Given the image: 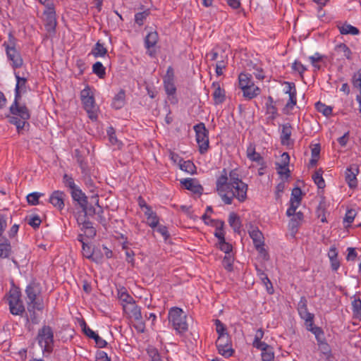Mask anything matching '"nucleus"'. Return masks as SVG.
I'll return each mask as SVG.
<instances>
[{"label": "nucleus", "mask_w": 361, "mask_h": 361, "mask_svg": "<svg viewBox=\"0 0 361 361\" xmlns=\"http://www.w3.org/2000/svg\"><path fill=\"white\" fill-rule=\"evenodd\" d=\"M216 189L226 204H232L234 198L240 202L247 199L248 186L242 181L236 169L231 170L228 176L226 169H224L221 176L216 179Z\"/></svg>", "instance_id": "f257e3e1"}, {"label": "nucleus", "mask_w": 361, "mask_h": 361, "mask_svg": "<svg viewBox=\"0 0 361 361\" xmlns=\"http://www.w3.org/2000/svg\"><path fill=\"white\" fill-rule=\"evenodd\" d=\"M9 111L12 116H8V122L15 125L18 132L20 133L30 118V111L25 104H20L16 102H13Z\"/></svg>", "instance_id": "f03ea898"}, {"label": "nucleus", "mask_w": 361, "mask_h": 361, "mask_svg": "<svg viewBox=\"0 0 361 361\" xmlns=\"http://www.w3.org/2000/svg\"><path fill=\"white\" fill-rule=\"evenodd\" d=\"M298 311L301 319L305 320L307 329L313 333L319 341V337L323 332L321 328L313 326L314 316L308 312L307 300L305 296H302L298 303Z\"/></svg>", "instance_id": "7ed1b4c3"}, {"label": "nucleus", "mask_w": 361, "mask_h": 361, "mask_svg": "<svg viewBox=\"0 0 361 361\" xmlns=\"http://www.w3.org/2000/svg\"><path fill=\"white\" fill-rule=\"evenodd\" d=\"M27 295V310L31 311V307L42 311L44 309L43 300L40 297L41 288L39 283L32 281L27 285L25 289Z\"/></svg>", "instance_id": "20e7f679"}, {"label": "nucleus", "mask_w": 361, "mask_h": 361, "mask_svg": "<svg viewBox=\"0 0 361 361\" xmlns=\"http://www.w3.org/2000/svg\"><path fill=\"white\" fill-rule=\"evenodd\" d=\"M80 99L88 117L92 121H96L98 116V106L95 104L94 94L90 86H86L80 92Z\"/></svg>", "instance_id": "39448f33"}, {"label": "nucleus", "mask_w": 361, "mask_h": 361, "mask_svg": "<svg viewBox=\"0 0 361 361\" xmlns=\"http://www.w3.org/2000/svg\"><path fill=\"white\" fill-rule=\"evenodd\" d=\"M186 318L187 315L181 308L173 307L169 312V321L178 334H183L188 331V325Z\"/></svg>", "instance_id": "423d86ee"}, {"label": "nucleus", "mask_w": 361, "mask_h": 361, "mask_svg": "<svg viewBox=\"0 0 361 361\" xmlns=\"http://www.w3.org/2000/svg\"><path fill=\"white\" fill-rule=\"evenodd\" d=\"M37 341L43 353L49 354L54 348V332L49 326H43L38 330Z\"/></svg>", "instance_id": "0eeeda50"}, {"label": "nucleus", "mask_w": 361, "mask_h": 361, "mask_svg": "<svg viewBox=\"0 0 361 361\" xmlns=\"http://www.w3.org/2000/svg\"><path fill=\"white\" fill-rule=\"evenodd\" d=\"M16 39L11 32L8 34V42H4V46L6 49V52L8 59L11 61L12 67L16 69L20 68L23 66V61L21 55L18 51L16 49Z\"/></svg>", "instance_id": "6e6552de"}, {"label": "nucleus", "mask_w": 361, "mask_h": 361, "mask_svg": "<svg viewBox=\"0 0 361 361\" xmlns=\"http://www.w3.org/2000/svg\"><path fill=\"white\" fill-rule=\"evenodd\" d=\"M8 302L12 314L22 315L25 312V307L21 300V293L18 288H11L8 295Z\"/></svg>", "instance_id": "1a4fd4ad"}, {"label": "nucleus", "mask_w": 361, "mask_h": 361, "mask_svg": "<svg viewBox=\"0 0 361 361\" xmlns=\"http://www.w3.org/2000/svg\"><path fill=\"white\" fill-rule=\"evenodd\" d=\"M196 141L198 144L199 152L201 154L206 153L209 147V132L204 123H200L194 126Z\"/></svg>", "instance_id": "9d476101"}, {"label": "nucleus", "mask_w": 361, "mask_h": 361, "mask_svg": "<svg viewBox=\"0 0 361 361\" xmlns=\"http://www.w3.org/2000/svg\"><path fill=\"white\" fill-rule=\"evenodd\" d=\"M44 16L46 30L48 32H54L56 26V18L54 4H47Z\"/></svg>", "instance_id": "9b49d317"}, {"label": "nucleus", "mask_w": 361, "mask_h": 361, "mask_svg": "<svg viewBox=\"0 0 361 361\" xmlns=\"http://www.w3.org/2000/svg\"><path fill=\"white\" fill-rule=\"evenodd\" d=\"M250 238H252L254 245L257 250L264 255V259H268V253L264 248V236L262 233L257 228H255L252 231H249Z\"/></svg>", "instance_id": "f8f14e48"}, {"label": "nucleus", "mask_w": 361, "mask_h": 361, "mask_svg": "<svg viewBox=\"0 0 361 361\" xmlns=\"http://www.w3.org/2000/svg\"><path fill=\"white\" fill-rule=\"evenodd\" d=\"M164 85L166 94L169 96H173L176 92V87L174 83V72L171 66L167 68L166 75L164 78Z\"/></svg>", "instance_id": "ddd939ff"}, {"label": "nucleus", "mask_w": 361, "mask_h": 361, "mask_svg": "<svg viewBox=\"0 0 361 361\" xmlns=\"http://www.w3.org/2000/svg\"><path fill=\"white\" fill-rule=\"evenodd\" d=\"M359 173L357 164H351L345 171V181L350 188H355L357 185V175Z\"/></svg>", "instance_id": "4468645a"}, {"label": "nucleus", "mask_w": 361, "mask_h": 361, "mask_svg": "<svg viewBox=\"0 0 361 361\" xmlns=\"http://www.w3.org/2000/svg\"><path fill=\"white\" fill-rule=\"evenodd\" d=\"M65 193L60 190H55L49 197V202L55 207L61 210L64 207Z\"/></svg>", "instance_id": "2eb2a0df"}, {"label": "nucleus", "mask_w": 361, "mask_h": 361, "mask_svg": "<svg viewBox=\"0 0 361 361\" xmlns=\"http://www.w3.org/2000/svg\"><path fill=\"white\" fill-rule=\"evenodd\" d=\"M71 194L73 200L77 202L82 209H85L87 204V198L85 194L78 187L71 190Z\"/></svg>", "instance_id": "dca6fc26"}, {"label": "nucleus", "mask_w": 361, "mask_h": 361, "mask_svg": "<svg viewBox=\"0 0 361 361\" xmlns=\"http://www.w3.org/2000/svg\"><path fill=\"white\" fill-rule=\"evenodd\" d=\"M247 157L252 161L257 162L259 165L262 166V168L265 166L263 157L259 153L255 151V147L254 145L250 144L247 148Z\"/></svg>", "instance_id": "f3484780"}, {"label": "nucleus", "mask_w": 361, "mask_h": 361, "mask_svg": "<svg viewBox=\"0 0 361 361\" xmlns=\"http://www.w3.org/2000/svg\"><path fill=\"white\" fill-rule=\"evenodd\" d=\"M180 183L185 187V189L190 190L195 194H202L203 188L200 184L197 183L195 179L185 178L181 180Z\"/></svg>", "instance_id": "a211bd4d"}, {"label": "nucleus", "mask_w": 361, "mask_h": 361, "mask_svg": "<svg viewBox=\"0 0 361 361\" xmlns=\"http://www.w3.org/2000/svg\"><path fill=\"white\" fill-rule=\"evenodd\" d=\"M212 86L214 88V91L212 94L214 104H220L223 103L226 99L224 90L220 87L218 82H213Z\"/></svg>", "instance_id": "6ab92c4d"}, {"label": "nucleus", "mask_w": 361, "mask_h": 361, "mask_svg": "<svg viewBox=\"0 0 361 361\" xmlns=\"http://www.w3.org/2000/svg\"><path fill=\"white\" fill-rule=\"evenodd\" d=\"M242 91L243 93V97L247 99H252L257 97L261 92L259 87L256 86L255 84H251L247 87L244 86V88L242 89Z\"/></svg>", "instance_id": "aec40b11"}, {"label": "nucleus", "mask_w": 361, "mask_h": 361, "mask_svg": "<svg viewBox=\"0 0 361 361\" xmlns=\"http://www.w3.org/2000/svg\"><path fill=\"white\" fill-rule=\"evenodd\" d=\"M328 257L331 262L333 271H337L340 267V262L338 259V251L335 246H331L328 252Z\"/></svg>", "instance_id": "412c9836"}, {"label": "nucleus", "mask_w": 361, "mask_h": 361, "mask_svg": "<svg viewBox=\"0 0 361 361\" xmlns=\"http://www.w3.org/2000/svg\"><path fill=\"white\" fill-rule=\"evenodd\" d=\"M256 271L258 277L260 279L262 283L265 286L267 292L269 294H272L274 293V288L267 274H265L262 269L258 268L257 267H256Z\"/></svg>", "instance_id": "4be33fe9"}, {"label": "nucleus", "mask_w": 361, "mask_h": 361, "mask_svg": "<svg viewBox=\"0 0 361 361\" xmlns=\"http://www.w3.org/2000/svg\"><path fill=\"white\" fill-rule=\"evenodd\" d=\"M335 51L338 54L348 60H352L353 53L350 48L344 43H341L335 47Z\"/></svg>", "instance_id": "5701e85b"}, {"label": "nucleus", "mask_w": 361, "mask_h": 361, "mask_svg": "<svg viewBox=\"0 0 361 361\" xmlns=\"http://www.w3.org/2000/svg\"><path fill=\"white\" fill-rule=\"evenodd\" d=\"M107 54V49L104 46V44L101 43L98 41L91 51V54H92L95 58L98 57H104Z\"/></svg>", "instance_id": "b1692460"}, {"label": "nucleus", "mask_w": 361, "mask_h": 361, "mask_svg": "<svg viewBox=\"0 0 361 361\" xmlns=\"http://www.w3.org/2000/svg\"><path fill=\"white\" fill-rule=\"evenodd\" d=\"M228 223L235 232L239 233L241 228V221L240 217L234 212L229 214Z\"/></svg>", "instance_id": "393cba45"}, {"label": "nucleus", "mask_w": 361, "mask_h": 361, "mask_svg": "<svg viewBox=\"0 0 361 361\" xmlns=\"http://www.w3.org/2000/svg\"><path fill=\"white\" fill-rule=\"evenodd\" d=\"M125 104V92L121 90L114 97L112 102V106L115 109H121Z\"/></svg>", "instance_id": "a878e982"}, {"label": "nucleus", "mask_w": 361, "mask_h": 361, "mask_svg": "<svg viewBox=\"0 0 361 361\" xmlns=\"http://www.w3.org/2000/svg\"><path fill=\"white\" fill-rule=\"evenodd\" d=\"M159 39L158 33L157 32H150L146 36L145 39V47L149 49L154 47L157 43Z\"/></svg>", "instance_id": "bb28decb"}, {"label": "nucleus", "mask_w": 361, "mask_h": 361, "mask_svg": "<svg viewBox=\"0 0 361 361\" xmlns=\"http://www.w3.org/2000/svg\"><path fill=\"white\" fill-rule=\"evenodd\" d=\"M11 250L10 243L6 239H0V258L8 257Z\"/></svg>", "instance_id": "cd10ccee"}, {"label": "nucleus", "mask_w": 361, "mask_h": 361, "mask_svg": "<svg viewBox=\"0 0 361 361\" xmlns=\"http://www.w3.org/2000/svg\"><path fill=\"white\" fill-rule=\"evenodd\" d=\"M81 230L88 238H93L96 235V229L92 226V224L90 221L85 220L82 223Z\"/></svg>", "instance_id": "c85d7f7f"}, {"label": "nucleus", "mask_w": 361, "mask_h": 361, "mask_svg": "<svg viewBox=\"0 0 361 361\" xmlns=\"http://www.w3.org/2000/svg\"><path fill=\"white\" fill-rule=\"evenodd\" d=\"M238 82H239V87L241 90L244 88V86L247 87L248 85H250L251 84H254V82L252 80V75L250 73H241L238 75Z\"/></svg>", "instance_id": "c756f323"}, {"label": "nucleus", "mask_w": 361, "mask_h": 361, "mask_svg": "<svg viewBox=\"0 0 361 361\" xmlns=\"http://www.w3.org/2000/svg\"><path fill=\"white\" fill-rule=\"evenodd\" d=\"M323 170L322 169H319L317 170L312 175V179L314 183L317 185V187L320 189H323L325 188V181L323 178Z\"/></svg>", "instance_id": "7c9ffc66"}, {"label": "nucleus", "mask_w": 361, "mask_h": 361, "mask_svg": "<svg viewBox=\"0 0 361 361\" xmlns=\"http://www.w3.org/2000/svg\"><path fill=\"white\" fill-rule=\"evenodd\" d=\"M338 28L341 34L342 35H357L360 33V31L357 27L347 23L343 24Z\"/></svg>", "instance_id": "2f4dec72"}, {"label": "nucleus", "mask_w": 361, "mask_h": 361, "mask_svg": "<svg viewBox=\"0 0 361 361\" xmlns=\"http://www.w3.org/2000/svg\"><path fill=\"white\" fill-rule=\"evenodd\" d=\"M291 135V126L290 123H285L282 126L281 140L283 144L288 142Z\"/></svg>", "instance_id": "473e14b6"}, {"label": "nucleus", "mask_w": 361, "mask_h": 361, "mask_svg": "<svg viewBox=\"0 0 361 361\" xmlns=\"http://www.w3.org/2000/svg\"><path fill=\"white\" fill-rule=\"evenodd\" d=\"M324 58V56L320 54L318 52L315 53L312 56H309V60L312 66L314 68V71L320 70L321 66L319 64V63L322 62Z\"/></svg>", "instance_id": "72a5a7b5"}, {"label": "nucleus", "mask_w": 361, "mask_h": 361, "mask_svg": "<svg viewBox=\"0 0 361 361\" xmlns=\"http://www.w3.org/2000/svg\"><path fill=\"white\" fill-rule=\"evenodd\" d=\"M352 310L353 317L361 320V300L360 298L355 299L352 302Z\"/></svg>", "instance_id": "f704fd0d"}, {"label": "nucleus", "mask_w": 361, "mask_h": 361, "mask_svg": "<svg viewBox=\"0 0 361 361\" xmlns=\"http://www.w3.org/2000/svg\"><path fill=\"white\" fill-rule=\"evenodd\" d=\"M224 222L222 221H216L215 224L216 231L214 235L219 239V242L225 240V233L224 231Z\"/></svg>", "instance_id": "c9c22d12"}, {"label": "nucleus", "mask_w": 361, "mask_h": 361, "mask_svg": "<svg viewBox=\"0 0 361 361\" xmlns=\"http://www.w3.org/2000/svg\"><path fill=\"white\" fill-rule=\"evenodd\" d=\"M130 317L135 321H140L142 319L141 313V308L135 304V302L130 305Z\"/></svg>", "instance_id": "e433bc0d"}, {"label": "nucleus", "mask_w": 361, "mask_h": 361, "mask_svg": "<svg viewBox=\"0 0 361 361\" xmlns=\"http://www.w3.org/2000/svg\"><path fill=\"white\" fill-rule=\"evenodd\" d=\"M92 72L101 79L104 78L106 75V68L99 61H97L93 64Z\"/></svg>", "instance_id": "4c0bfd02"}, {"label": "nucleus", "mask_w": 361, "mask_h": 361, "mask_svg": "<svg viewBox=\"0 0 361 361\" xmlns=\"http://www.w3.org/2000/svg\"><path fill=\"white\" fill-rule=\"evenodd\" d=\"M118 298L127 305H130L135 302L134 299L127 293L125 288H122L118 290Z\"/></svg>", "instance_id": "58836bf2"}, {"label": "nucleus", "mask_w": 361, "mask_h": 361, "mask_svg": "<svg viewBox=\"0 0 361 361\" xmlns=\"http://www.w3.org/2000/svg\"><path fill=\"white\" fill-rule=\"evenodd\" d=\"M302 200V190L300 188H295L292 190L290 202H294V204H300Z\"/></svg>", "instance_id": "ea45409f"}, {"label": "nucleus", "mask_w": 361, "mask_h": 361, "mask_svg": "<svg viewBox=\"0 0 361 361\" xmlns=\"http://www.w3.org/2000/svg\"><path fill=\"white\" fill-rule=\"evenodd\" d=\"M150 14L149 9H146L142 12L137 13L135 15V22L138 25L141 26L144 24V21L147 18V16H149Z\"/></svg>", "instance_id": "a19ab883"}, {"label": "nucleus", "mask_w": 361, "mask_h": 361, "mask_svg": "<svg viewBox=\"0 0 361 361\" xmlns=\"http://www.w3.org/2000/svg\"><path fill=\"white\" fill-rule=\"evenodd\" d=\"M147 353L151 359V361H163L158 350L154 347H149L147 349Z\"/></svg>", "instance_id": "79ce46f5"}, {"label": "nucleus", "mask_w": 361, "mask_h": 361, "mask_svg": "<svg viewBox=\"0 0 361 361\" xmlns=\"http://www.w3.org/2000/svg\"><path fill=\"white\" fill-rule=\"evenodd\" d=\"M147 353L151 359V361H163L158 350L154 347H149L147 349Z\"/></svg>", "instance_id": "37998d69"}, {"label": "nucleus", "mask_w": 361, "mask_h": 361, "mask_svg": "<svg viewBox=\"0 0 361 361\" xmlns=\"http://www.w3.org/2000/svg\"><path fill=\"white\" fill-rule=\"evenodd\" d=\"M315 107L319 112L322 113L324 116H328L332 114V108L326 104L318 102L315 104Z\"/></svg>", "instance_id": "c03bdc74"}, {"label": "nucleus", "mask_w": 361, "mask_h": 361, "mask_svg": "<svg viewBox=\"0 0 361 361\" xmlns=\"http://www.w3.org/2000/svg\"><path fill=\"white\" fill-rule=\"evenodd\" d=\"M26 221L34 229L38 228L42 222L38 215H30L27 217Z\"/></svg>", "instance_id": "a18cd8bd"}, {"label": "nucleus", "mask_w": 361, "mask_h": 361, "mask_svg": "<svg viewBox=\"0 0 361 361\" xmlns=\"http://www.w3.org/2000/svg\"><path fill=\"white\" fill-rule=\"evenodd\" d=\"M180 168L181 170L185 171L189 173H194L195 170V166L191 161H183V163L180 164Z\"/></svg>", "instance_id": "49530a36"}, {"label": "nucleus", "mask_w": 361, "mask_h": 361, "mask_svg": "<svg viewBox=\"0 0 361 361\" xmlns=\"http://www.w3.org/2000/svg\"><path fill=\"white\" fill-rule=\"evenodd\" d=\"M82 255L87 259H91L93 261H96L94 258V252L92 250L91 247L86 244L85 243H82Z\"/></svg>", "instance_id": "de8ad7c7"}, {"label": "nucleus", "mask_w": 361, "mask_h": 361, "mask_svg": "<svg viewBox=\"0 0 361 361\" xmlns=\"http://www.w3.org/2000/svg\"><path fill=\"white\" fill-rule=\"evenodd\" d=\"M107 135L109 136V142L113 145H116L118 147H119L121 143L116 138L114 129L112 127H109L107 130Z\"/></svg>", "instance_id": "09e8293b"}, {"label": "nucleus", "mask_w": 361, "mask_h": 361, "mask_svg": "<svg viewBox=\"0 0 361 361\" xmlns=\"http://www.w3.org/2000/svg\"><path fill=\"white\" fill-rule=\"evenodd\" d=\"M233 257L231 254L225 255L222 264L224 268L228 271H231L233 269Z\"/></svg>", "instance_id": "8fccbe9b"}, {"label": "nucleus", "mask_w": 361, "mask_h": 361, "mask_svg": "<svg viewBox=\"0 0 361 361\" xmlns=\"http://www.w3.org/2000/svg\"><path fill=\"white\" fill-rule=\"evenodd\" d=\"M93 198L95 199V204L98 207V210L96 213V214H97L98 216V219H99V221L103 225L106 224V219L104 218V216H103V213H104V211H103V209L102 207L99 204V198H98V196H95Z\"/></svg>", "instance_id": "3c124183"}, {"label": "nucleus", "mask_w": 361, "mask_h": 361, "mask_svg": "<svg viewBox=\"0 0 361 361\" xmlns=\"http://www.w3.org/2000/svg\"><path fill=\"white\" fill-rule=\"evenodd\" d=\"M224 51L218 49H213L209 53L207 54V57H209L211 61H219L221 60V56H223Z\"/></svg>", "instance_id": "603ef678"}, {"label": "nucleus", "mask_w": 361, "mask_h": 361, "mask_svg": "<svg viewBox=\"0 0 361 361\" xmlns=\"http://www.w3.org/2000/svg\"><path fill=\"white\" fill-rule=\"evenodd\" d=\"M217 349L219 353L225 357H230L234 352L230 345H225L223 348H217Z\"/></svg>", "instance_id": "864d4df0"}, {"label": "nucleus", "mask_w": 361, "mask_h": 361, "mask_svg": "<svg viewBox=\"0 0 361 361\" xmlns=\"http://www.w3.org/2000/svg\"><path fill=\"white\" fill-rule=\"evenodd\" d=\"M224 56H221V60L216 63L215 71L218 76L223 75V69L226 67V62L224 60Z\"/></svg>", "instance_id": "5fc2aeb1"}, {"label": "nucleus", "mask_w": 361, "mask_h": 361, "mask_svg": "<svg viewBox=\"0 0 361 361\" xmlns=\"http://www.w3.org/2000/svg\"><path fill=\"white\" fill-rule=\"evenodd\" d=\"M63 182L66 187H68L71 189V190L77 188L78 186L75 184L74 180L71 176H69L67 174H64L63 177Z\"/></svg>", "instance_id": "6e6d98bb"}, {"label": "nucleus", "mask_w": 361, "mask_h": 361, "mask_svg": "<svg viewBox=\"0 0 361 361\" xmlns=\"http://www.w3.org/2000/svg\"><path fill=\"white\" fill-rule=\"evenodd\" d=\"M292 69L297 71L301 76L307 71V68L300 61H295L292 64Z\"/></svg>", "instance_id": "4d7b16f0"}, {"label": "nucleus", "mask_w": 361, "mask_h": 361, "mask_svg": "<svg viewBox=\"0 0 361 361\" xmlns=\"http://www.w3.org/2000/svg\"><path fill=\"white\" fill-rule=\"evenodd\" d=\"M282 164H279V169H286V171L290 173L288 169V164L290 160V157L287 152H283L281 155Z\"/></svg>", "instance_id": "13d9d810"}, {"label": "nucleus", "mask_w": 361, "mask_h": 361, "mask_svg": "<svg viewBox=\"0 0 361 361\" xmlns=\"http://www.w3.org/2000/svg\"><path fill=\"white\" fill-rule=\"evenodd\" d=\"M215 325H216V330L217 334H219V336H227L228 335L226 332V327L223 323L219 319L215 320Z\"/></svg>", "instance_id": "bf43d9fd"}, {"label": "nucleus", "mask_w": 361, "mask_h": 361, "mask_svg": "<svg viewBox=\"0 0 361 361\" xmlns=\"http://www.w3.org/2000/svg\"><path fill=\"white\" fill-rule=\"evenodd\" d=\"M42 194L38 192H32L27 196V200L29 204L32 205H37L39 204V198Z\"/></svg>", "instance_id": "052dcab7"}, {"label": "nucleus", "mask_w": 361, "mask_h": 361, "mask_svg": "<svg viewBox=\"0 0 361 361\" xmlns=\"http://www.w3.org/2000/svg\"><path fill=\"white\" fill-rule=\"evenodd\" d=\"M324 207H325L324 203L320 202L317 209V216H318V218L321 219L322 222L326 221V219L325 213H324V211H325Z\"/></svg>", "instance_id": "680f3d73"}, {"label": "nucleus", "mask_w": 361, "mask_h": 361, "mask_svg": "<svg viewBox=\"0 0 361 361\" xmlns=\"http://www.w3.org/2000/svg\"><path fill=\"white\" fill-rule=\"evenodd\" d=\"M262 361H275L273 348H269L267 351L262 353Z\"/></svg>", "instance_id": "e2e57ef3"}, {"label": "nucleus", "mask_w": 361, "mask_h": 361, "mask_svg": "<svg viewBox=\"0 0 361 361\" xmlns=\"http://www.w3.org/2000/svg\"><path fill=\"white\" fill-rule=\"evenodd\" d=\"M147 224L152 228L157 227L158 226L159 221V217L156 213L153 214L151 216H149L147 218Z\"/></svg>", "instance_id": "0e129e2a"}, {"label": "nucleus", "mask_w": 361, "mask_h": 361, "mask_svg": "<svg viewBox=\"0 0 361 361\" xmlns=\"http://www.w3.org/2000/svg\"><path fill=\"white\" fill-rule=\"evenodd\" d=\"M353 84L355 87L360 89L361 92V68H360L353 77Z\"/></svg>", "instance_id": "69168bd1"}, {"label": "nucleus", "mask_w": 361, "mask_h": 361, "mask_svg": "<svg viewBox=\"0 0 361 361\" xmlns=\"http://www.w3.org/2000/svg\"><path fill=\"white\" fill-rule=\"evenodd\" d=\"M219 248L221 251L225 252V255L231 254L232 246L228 243H226V240H221L219 242Z\"/></svg>", "instance_id": "338daca9"}, {"label": "nucleus", "mask_w": 361, "mask_h": 361, "mask_svg": "<svg viewBox=\"0 0 361 361\" xmlns=\"http://www.w3.org/2000/svg\"><path fill=\"white\" fill-rule=\"evenodd\" d=\"M106 353L102 350H98L96 353V361H110Z\"/></svg>", "instance_id": "774afa93"}]
</instances>
